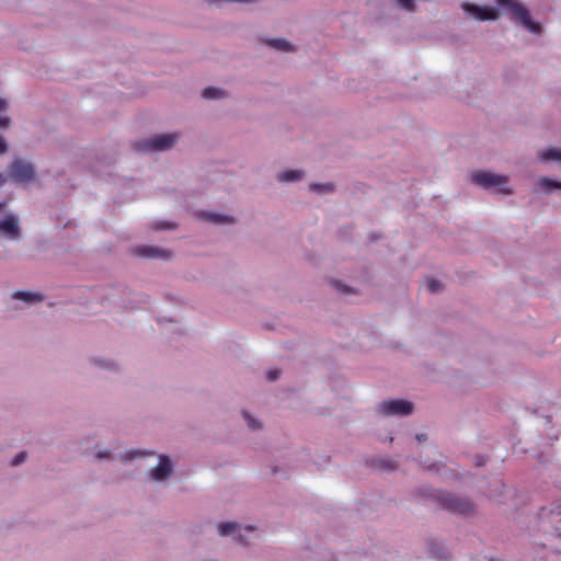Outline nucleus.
<instances>
[{"mask_svg": "<svg viewBox=\"0 0 561 561\" xmlns=\"http://www.w3.org/2000/svg\"><path fill=\"white\" fill-rule=\"evenodd\" d=\"M300 178V173L299 172H296V171H293V172H284L279 175V179L282 181H293V180H297Z\"/></svg>", "mask_w": 561, "mask_h": 561, "instance_id": "obj_13", "label": "nucleus"}, {"mask_svg": "<svg viewBox=\"0 0 561 561\" xmlns=\"http://www.w3.org/2000/svg\"><path fill=\"white\" fill-rule=\"evenodd\" d=\"M241 538H242V534H241V530H240L239 534H238V540H241Z\"/></svg>", "mask_w": 561, "mask_h": 561, "instance_id": "obj_24", "label": "nucleus"}, {"mask_svg": "<svg viewBox=\"0 0 561 561\" xmlns=\"http://www.w3.org/2000/svg\"><path fill=\"white\" fill-rule=\"evenodd\" d=\"M3 209V204H0V211Z\"/></svg>", "mask_w": 561, "mask_h": 561, "instance_id": "obj_26", "label": "nucleus"}, {"mask_svg": "<svg viewBox=\"0 0 561 561\" xmlns=\"http://www.w3.org/2000/svg\"><path fill=\"white\" fill-rule=\"evenodd\" d=\"M219 534L220 535H229L231 533H233L236 529H237V526L234 524H221L219 526Z\"/></svg>", "mask_w": 561, "mask_h": 561, "instance_id": "obj_12", "label": "nucleus"}, {"mask_svg": "<svg viewBox=\"0 0 561 561\" xmlns=\"http://www.w3.org/2000/svg\"><path fill=\"white\" fill-rule=\"evenodd\" d=\"M412 410V404L403 400H387L379 407V412L383 415H407L410 414Z\"/></svg>", "mask_w": 561, "mask_h": 561, "instance_id": "obj_5", "label": "nucleus"}, {"mask_svg": "<svg viewBox=\"0 0 561 561\" xmlns=\"http://www.w3.org/2000/svg\"><path fill=\"white\" fill-rule=\"evenodd\" d=\"M2 182V176L0 175V183Z\"/></svg>", "mask_w": 561, "mask_h": 561, "instance_id": "obj_27", "label": "nucleus"}, {"mask_svg": "<svg viewBox=\"0 0 561 561\" xmlns=\"http://www.w3.org/2000/svg\"><path fill=\"white\" fill-rule=\"evenodd\" d=\"M5 108V102L0 99V112H2Z\"/></svg>", "mask_w": 561, "mask_h": 561, "instance_id": "obj_22", "label": "nucleus"}, {"mask_svg": "<svg viewBox=\"0 0 561 561\" xmlns=\"http://www.w3.org/2000/svg\"><path fill=\"white\" fill-rule=\"evenodd\" d=\"M175 142V137L170 134L157 136L149 144L147 150H164L170 148Z\"/></svg>", "mask_w": 561, "mask_h": 561, "instance_id": "obj_7", "label": "nucleus"}, {"mask_svg": "<svg viewBox=\"0 0 561 561\" xmlns=\"http://www.w3.org/2000/svg\"><path fill=\"white\" fill-rule=\"evenodd\" d=\"M252 528H244V531L250 533Z\"/></svg>", "mask_w": 561, "mask_h": 561, "instance_id": "obj_25", "label": "nucleus"}, {"mask_svg": "<svg viewBox=\"0 0 561 561\" xmlns=\"http://www.w3.org/2000/svg\"><path fill=\"white\" fill-rule=\"evenodd\" d=\"M171 473V461L167 456H161L159 462L150 470L149 477L156 482L165 480Z\"/></svg>", "mask_w": 561, "mask_h": 561, "instance_id": "obj_6", "label": "nucleus"}, {"mask_svg": "<svg viewBox=\"0 0 561 561\" xmlns=\"http://www.w3.org/2000/svg\"><path fill=\"white\" fill-rule=\"evenodd\" d=\"M428 286H430V288H431V289H435L436 284H435V282H431V283L428 284Z\"/></svg>", "mask_w": 561, "mask_h": 561, "instance_id": "obj_23", "label": "nucleus"}, {"mask_svg": "<svg viewBox=\"0 0 561 561\" xmlns=\"http://www.w3.org/2000/svg\"><path fill=\"white\" fill-rule=\"evenodd\" d=\"M274 46L282 49H289L290 45L285 39H277L274 42Z\"/></svg>", "mask_w": 561, "mask_h": 561, "instance_id": "obj_15", "label": "nucleus"}, {"mask_svg": "<svg viewBox=\"0 0 561 561\" xmlns=\"http://www.w3.org/2000/svg\"><path fill=\"white\" fill-rule=\"evenodd\" d=\"M472 182L484 188H493L501 194H510L512 192L508 186L507 179L486 171H476L471 174Z\"/></svg>", "mask_w": 561, "mask_h": 561, "instance_id": "obj_1", "label": "nucleus"}, {"mask_svg": "<svg viewBox=\"0 0 561 561\" xmlns=\"http://www.w3.org/2000/svg\"><path fill=\"white\" fill-rule=\"evenodd\" d=\"M313 188L317 190V191H319V190H330L331 186L329 184H322V185H314Z\"/></svg>", "mask_w": 561, "mask_h": 561, "instance_id": "obj_18", "label": "nucleus"}, {"mask_svg": "<svg viewBox=\"0 0 561 561\" xmlns=\"http://www.w3.org/2000/svg\"><path fill=\"white\" fill-rule=\"evenodd\" d=\"M539 184L547 190L561 188V184L548 178H541Z\"/></svg>", "mask_w": 561, "mask_h": 561, "instance_id": "obj_11", "label": "nucleus"}, {"mask_svg": "<svg viewBox=\"0 0 561 561\" xmlns=\"http://www.w3.org/2000/svg\"><path fill=\"white\" fill-rule=\"evenodd\" d=\"M461 8L477 21H493L499 16V10L490 5H478L474 3H462Z\"/></svg>", "mask_w": 561, "mask_h": 561, "instance_id": "obj_3", "label": "nucleus"}, {"mask_svg": "<svg viewBox=\"0 0 561 561\" xmlns=\"http://www.w3.org/2000/svg\"><path fill=\"white\" fill-rule=\"evenodd\" d=\"M268 378H270L271 380L276 379V378H277V373H276V371H271V373H268Z\"/></svg>", "mask_w": 561, "mask_h": 561, "instance_id": "obj_20", "label": "nucleus"}, {"mask_svg": "<svg viewBox=\"0 0 561 561\" xmlns=\"http://www.w3.org/2000/svg\"><path fill=\"white\" fill-rule=\"evenodd\" d=\"M137 456H139V454H138V453H136V451L127 453V454H126V457H127V458H134V457H137Z\"/></svg>", "mask_w": 561, "mask_h": 561, "instance_id": "obj_21", "label": "nucleus"}, {"mask_svg": "<svg viewBox=\"0 0 561 561\" xmlns=\"http://www.w3.org/2000/svg\"><path fill=\"white\" fill-rule=\"evenodd\" d=\"M7 150V145L2 138H0V153Z\"/></svg>", "mask_w": 561, "mask_h": 561, "instance_id": "obj_19", "label": "nucleus"}, {"mask_svg": "<svg viewBox=\"0 0 561 561\" xmlns=\"http://www.w3.org/2000/svg\"><path fill=\"white\" fill-rule=\"evenodd\" d=\"M0 237L11 241L21 238L20 220L15 216L9 215L0 219Z\"/></svg>", "mask_w": 561, "mask_h": 561, "instance_id": "obj_4", "label": "nucleus"}, {"mask_svg": "<svg viewBox=\"0 0 561 561\" xmlns=\"http://www.w3.org/2000/svg\"><path fill=\"white\" fill-rule=\"evenodd\" d=\"M500 5L510 8L518 18V20L523 23V25L528 28L533 33H538L540 31V25L537 22H534L528 13V11L519 3L514 0H496Z\"/></svg>", "mask_w": 561, "mask_h": 561, "instance_id": "obj_2", "label": "nucleus"}, {"mask_svg": "<svg viewBox=\"0 0 561 561\" xmlns=\"http://www.w3.org/2000/svg\"><path fill=\"white\" fill-rule=\"evenodd\" d=\"M9 124L10 119L4 115H0V127H7Z\"/></svg>", "mask_w": 561, "mask_h": 561, "instance_id": "obj_16", "label": "nucleus"}, {"mask_svg": "<svg viewBox=\"0 0 561 561\" xmlns=\"http://www.w3.org/2000/svg\"><path fill=\"white\" fill-rule=\"evenodd\" d=\"M202 95L205 99L214 100V99L222 98L225 95V93H224V91L221 89L209 87V88H205L203 90Z\"/></svg>", "mask_w": 561, "mask_h": 561, "instance_id": "obj_10", "label": "nucleus"}, {"mask_svg": "<svg viewBox=\"0 0 561 561\" xmlns=\"http://www.w3.org/2000/svg\"><path fill=\"white\" fill-rule=\"evenodd\" d=\"M540 159L543 161H556L561 163V148H548L540 152Z\"/></svg>", "mask_w": 561, "mask_h": 561, "instance_id": "obj_9", "label": "nucleus"}, {"mask_svg": "<svg viewBox=\"0 0 561 561\" xmlns=\"http://www.w3.org/2000/svg\"><path fill=\"white\" fill-rule=\"evenodd\" d=\"M210 219L216 222H225L226 221V217L218 216V215H211Z\"/></svg>", "mask_w": 561, "mask_h": 561, "instance_id": "obj_17", "label": "nucleus"}, {"mask_svg": "<svg viewBox=\"0 0 561 561\" xmlns=\"http://www.w3.org/2000/svg\"><path fill=\"white\" fill-rule=\"evenodd\" d=\"M415 0H398L399 5L407 10L413 9V3Z\"/></svg>", "mask_w": 561, "mask_h": 561, "instance_id": "obj_14", "label": "nucleus"}, {"mask_svg": "<svg viewBox=\"0 0 561 561\" xmlns=\"http://www.w3.org/2000/svg\"><path fill=\"white\" fill-rule=\"evenodd\" d=\"M31 167L22 162H16L11 168V176L15 181L25 182L31 178Z\"/></svg>", "mask_w": 561, "mask_h": 561, "instance_id": "obj_8", "label": "nucleus"}]
</instances>
